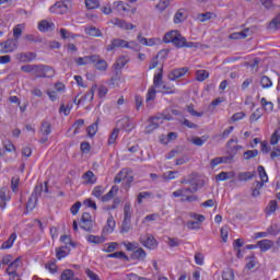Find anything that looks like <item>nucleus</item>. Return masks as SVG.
Instances as JSON below:
<instances>
[{
    "instance_id": "22",
    "label": "nucleus",
    "mask_w": 280,
    "mask_h": 280,
    "mask_svg": "<svg viewBox=\"0 0 280 280\" xmlns=\"http://www.w3.org/2000/svg\"><path fill=\"white\" fill-rule=\"evenodd\" d=\"M248 32H250V30L249 28H245V30H243L241 32L232 33L230 35V38L232 40H241L242 38H246L248 36Z\"/></svg>"
},
{
    "instance_id": "19",
    "label": "nucleus",
    "mask_w": 280,
    "mask_h": 280,
    "mask_svg": "<svg viewBox=\"0 0 280 280\" xmlns=\"http://www.w3.org/2000/svg\"><path fill=\"white\" fill-rule=\"evenodd\" d=\"M69 253H71V248L68 245L61 246L56 249V257L57 259H63V257H67Z\"/></svg>"
},
{
    "instance_id": "5",
    "label": "nucleus",
    "mask_w": 280,
    "mask_h": 280,
    "mask_svg": "<svg viewBox=\"0 0 280 280\" xmlns=\"http://www.w3.org/2000/svg\"><path fill=\"white\" fill-rule=\"evenodd\" d=\"M131 45H135V42H126L121 38H114L112 39L110 44L106 46L107 51H115V49H126V47H132Z\"/></svg>"
},
{
    "instance_id": "30",
    "label": "nucleus",
    "mask_w": 280,
    "mask_h": 280,
    "mask_svg": "<svg viewBox=\"0 0 280 280\" xmlns=\"http://www.w3.org/2000/svg\"><path fill=\"white\" fill-rule=\"evenodd\" d=\"M132 218V208L130 207V203H126L124 207V221L130 222Z\"/></svg>"
},
{
    "instance_id": "38",
    "label": "nucleus",
    "mask_w": 280,
    "mask_h": 280,
    "mask_svg": "<svg viewBox=\"0 0 280 280\" xmlns=\"http://www.w3.org/2000/svg\"><path fill=\"white\" fill-rule=\"evenodd\" d=\"M22 25L18 24L13 27V40H15V43H19V38H21L22 34H23V28H21Z\"/></svg>"
},
{
    "instance_id": "45",
    "label": "nucleus",
    "mask_w": 280,
    "mask_h": 280,
    "mask_svg": "<svg viewBox=\"0 0 280 280\" xmlns=\"http://www.w3.org/2000/svg\"><path fill=\"white\" fill-rule=\"evenodd\" d=\"M100 124V119H97L94 124L88 127L89 137H95L97 135V125Z\"/></svg>"
},
{
    "instance_id": "46",
    "label": "nucleus",
    "mask_w": 280,
    "mask_h": 280,
    "mask_svg": "<svg viewBox=\"0 0 280 280\" xmlns=\"http://www.w3.org/2000/svg\"><path fill=\"white\" fill-rule=\"evenodd\" d=\"M74 272L71 269H66L63 270V272L61 273V280H74Z\"/></svg>"
},
{
    "instance_id": "60",
    "label": "nucleus",
    "mask_w": 280,
    "mask_h": 280,
    "mask_svg": "<svg viewBox=\"0 0 280 280\" xmlns=\"http://www.w3.org/2000/svg\"><path fill=\"white\" fill-rule=\"evenodd\" d=\"M187 112L192 115V117H202L205 115L202 112H197L194 109V104L187 106Z\"/></svg>"
},
{
    "instance_id": "49",
    "label": "nucleus",
    "mask_w": 280,
    "mask_h": 280,
    "mask_svg": "<svg viewBox=\"0 0 280 280\" xmlns=\"http://www.w3.org/2000/svg\"><path fill=\"white\" fill-rule=\"evenodd\" d=\"M260 86H262V89H270V86H272V80H270L267 75L261 77Z\"/></svg>"
},
{
    "instance_id": "24",
    "label": "nucleus",
    "mask_w": 280,
    "mask_h": 280,
    "mask_svg": "<svg viewBox=\"0 0 280 280\" xmlns=\"http://www.w3.org/2000/svg\"><path fill=\"white\" fill-rule=\"evenodd\" d=\"M14 242H16V233H12L9 238L1 245V249L5 250L8 248H12L14 245Z\"/></svg>"
},
{
    "instance_id": "42",
    "label": "nucleus",
    "mask_w": 280,
    "mask_h": 280,
    "mask_svg": "<svg viewBox=\"0 0 280 280\" xmlns=\"http://www.w3.org/2000/svg\"><path fill=\"white\" fill-rule=\"evenodd\" d=\"M167 8H170V0H160L155 5V10H159V12H165Z\"/></svg>"
},
{
    "instance_id": "40",
    "label": "nucleus",
    "mask_w": 280,
    "mask_h": 280,
    "mask_svg": "<svg viewBox=\"0 0 280 280\" xmlns=\"http://www.w3.org/2000/svg\"><path fill=\"white\" fill-rule=\"evenodd\" d=\"M86 240L90 244H104L105 242L104 236H95V235H89Z\"/></svg>"
},
{
    "instance_id": "39",
    "label": "nucleus",
    "mask_w": 280,
    "mask_h": 280,
    "mask_svg": "<svg viewBox=\"0 0 280 280\" xmlns=\"http://www.w3.org/2000/svg\"><path fill=\"white\" fill-rule=\"evenodd\" d=\"M260 104H261L262 108H265V110L267 113H272V110L275 108V105L272 104V102H268L265 97H262L260 100Z\"/></svg>"
},
{
    "instance_id": "17",
    "label": "nucleus",
    "mask_w": 280,
    "mask_h": 280,
    "mask_svg": "<svg viewBox=\"0 0 280 280\" xmlns=\"http://www.w3.org/2000/svg\"><path fill=\"white\" fill-rule=\"evenodd\" d=\"M113 231H115V219L113 215H109L106 225L103 228V233L104 235H108V233H113Z\"/></svg>"
},
{
    "instance_id": "59",
    "label": "nucleus",
    "mask_w": 280,
    "mask_h": 280,
    "mask_svg": "<svg viewBox=\"0 0 280 280\" xmlns=\"http://www.w3.org/2000/svg\"><path fill=\"white\" fill-rule=\"evenodd\" d=\"M102 194H104V188L102 186H96L94 187L93 191H92V196H94L95 198H100L102 199Z\"/></svg>"
},
{
    "instance_id": "14",
    "label": "nucleus",
    "mask_w": 280,
    "mask_h": 280,
    "mask_svg": "<svg viewBox=\"0 0 280 280\" xmlns=\"http://www.w3.org/2000/svg\"><path fill=\"white\" fill-rule=\"evenodd\" d=\"M95 60H97V55H91V56H85V57H79V58L74 59V62L79 67H84L86 65H91V63L95 62Z\"/></svg>"
},
{
    "instance_id": "20",
    "label": "nucleus",
    "mask_w": 280,
    "mask_h": 280,
    "mask_svg": "<svg viewBox=\"0 0 280 280\" xmlns=\"http://www.w3.org/2000/svg\"><path fill=\"white\" fill-rule=\"evenodd\" d=\"M117 191H119V187L113 186L112 189L106 195L101 197L102 202H108V200H113Z\"/></svg>"
},
{
    "instance_id": "18",
    "label": "nucleus",
    "mask_w": 280,
    "mask_h": 280,
    "mask_svg": "<svg viewBox=\"0 0 280 280\" xmlns=\"http://www.w3.org/2000/svg\"><path fill=\"white\" fill-rule=\"evenodd\" d=\"M262 188L264 183H259V180L254 182V187L252 188V198H259V196H261Z\"/></svg>"
},
{
    "instance_id": "1",
    "label": "nucleus",
    "mask_w": 280,
    "mask_h": 280,
    "mask_svg": "<svg viewBox=\"0 0 280 280\" xmlns=\"http://www.w3.org/2000/svg\"><path fill=\"white\" fill-rule=\"evenodd\" d=\"M163 84V69L153 78V85L149 89L147 94V102H152L156 98V89Z\"/></svg>"
},
{
    "instance_id": "36",
    "label": "nucleus",
    "mask_w": 280,
    "mask_h": 280,
    "mask_svg": "<svg viewBox=\"0 0 280 280\" xmlns=\"http://www.w3.org/2000/svg\"><path fill=\"white\" fill-rule=\"evenodd\" d=\"M108 259H126V261H129L128 256L124 252H115L113 254L107 255Z\"/></svg>"
},
{
    "instance_id": "9",
    "label": "nucleus",
    "mask_w": 280,
    "mask_h": 280,
    "mask_svg": "<svg viewBox=\"0 0 280 280\" xmlns=\"http://www.w3.org/2000/svg\"><path fill=\"white\" fill-rule=\"evenodd\" d=\"M39 133L42 135L39 143H47L49 141V135H51V124L47 120H43Z\"/></svg>"
},
{
    "instance_id": "47",
    "label": "nucleus",
    "mask_w": 280,
    "mask_h": 280,
    "mask_svg": "<svg viewBox=\"0 0 280 280\" xmlns=\"http://www.w3.org/2000/svg\"><path fill=\"white\" fill-rule=\"evenodd\" d=\"M277 200H271L268 207L266 208V214L270 215L271 213H275L277 211Z\"/></svg>"
},
{
    "instance_id": "8",
    "label": "nucleus",
    "mask_w": 280,
    "mask_h": 280,
    "mask_svg": "<svg viewBox=\"0 0 280 280\" xmlns=\"http://www.w3.org/2000/svg\"><path fill=\"white\" fill-rule=\"evenodd\" d=\"M121 180L125 183V186L129 188L132 180H135V177H132V175H128V170L124 168L115 176L114 183L118 184L121 183Z\"/></svg>"
},
{
    "instance_id": "10",
    "label": "nucleus",
    "mask_w": 280,
    "mask_h": 280,
    "mask_svg": "<svg viewBox=\"0 0 280 280\" xmlns=\"http://www.w3.org/2000/svg\"><path fill=\"white\" fill-rule=\"evenodd\" d=\"M21 267V257L14 259L5 269L7 275H9L10 280L19 277V268Z\"/></svg>"
},
{
    "instance_id": "34",
    "label": "nucleus",
    "mask_w": 280,
    "mask_h": 280,
    "mask_svg": "<svg viewBox=\"0 0 280 280\" xmlns=\"http://www.w3.org/2000/svg\"><path fill=\"white\" fill-rule=\"evenodd\" d=\"M209 78V71L207 70H197L196 71V80L197 82H205Z\"/></svg>"
},
{
    "instance_id": "7",
    "label": "nucleus",
    "mask_w": 280,
    "mask_h": 280,
    "mask_svg": "<svg viewBox=\"0 0 280 280\" xmlns=\"http://www.w3.org/2000/svg\"><path fill=\"white\" fill-rule=\"evenodd\" d=\"M19 49V42L16 39L9 38L0 43V54H12Z\"/></svg>"
},
{
    "instance_id": "41",
    "label": "nucleus",
    "mask_w": 280,
    "mask_h": 280,
    "mask_svg": "<svg viewBox=\"0 0 280 280\" xmlns=\"http://www.w3.org/2000/svg\"><path fill=\"white\" fill-rule=\"evenodd\" d=\"M207 141H209V136H202L200 138H198V137L192 138L194 145H198L199 148L205 145V143H207Z\"/></svg>"
},
{
    "instance_id": "2",
    "label": "nucleus",
    "mask_w": 280,
    "mask_h": 280,
    "mask_svg": "<svg viewBox=\"0 0 280 280\" xmlns=\"http://www.w3.org/2000/svg\"><path fill=\"white\" fill-rule=\"evenodd\" d=\"M49 10L52 14H67L73 10V3L69 0L58 1Z\"/></svg>"
},
{
    "instance_id": "63",
    "label": "nucleus",
    "mask_w": 280,
    "mask_h": 280,
    "mask_svg": "<svg viewBox=\"0 0 280 280\" xmlns=\"http://www.w3.org/2000/svg\"><path fill=\"white\" fill-rule=\"evenodd\" d=\"M45 268L46 270H49L51 275H56V272H58V266H56V262H47Z\"/></svg>"
},
{
    "instance_id": "61",
    "label": "nucleus",
    "mask_w": 280,
    "mask_h": 280,
    "mask_svg": "<svg viewBox=\"0 0 280 280\" xmlns=\"http://www.w3.org/2000/svg\"><path fill=\"white\" fill-rule=\"evenodd\" d=\"M117 137H119V129H114L109 136L108 145H113L117 141Z\"/></svg>"
},
{
    "instance_id": "4",
    "label": "nucleus",
    "mask_w": 280,
    "mask_h": 280,
    "mask_svg": "<svg viewBox=\"0 0 280 280\" xmlns=\"http://www.w3.org/2000/svg\"><path fill=\"white\" fill-rule=\"evenodd\" d=\"M173 45L177 47V49H183V47H186L188 49H198V47H200V43L187 42V38H185V36H183V34L180 33H177Z\"/></svg>"
},
{
    "instance_id": "54",
    "label": "nucleus",
    "mask_w": 280,
    "mask_h": 280,
    "mask_svg": "<svg viewBox=\"0 0 280 280\" xmlns=\"http://www.w3.org/2000/svg\"><path fill=\"white\" fill-rule=\"evenodd\" d=\"M24 39H26L28 43H43V38L38 37L36 35L26 34L24 36Z\"/></svg>"
},
{
    "instance_id": "43",
    "label": "nucleus",
    "mask_w": 280,
    "mask_h": 280,
    "mask_svg": "<svg viewBox=\"0 0 280 280\" xmlns=\"http://www.w3.org/2000/svg\"><path fill=\"white\" fill-rule=\"evenodd\" d=\"M86 10H97L100 8V0H85Z\"/></svg>"
},
{
    "instance_id": "28",
    "label": "nucleus",
    "mask_w": 280,
    "mask_h": 280,
    "mask_svg": "<svg viewBox=\"0 0 280 280\" xmlns=\"http://www.w3.org/2000/svg\"><path fill=\"white\" fill-rule=\"evenodd\" d=\"M92 62L95 63V68L98 69V71H106V69L108 68V63L106 62V60L101 59L100 56H97V59Z\"/></svg>"
},
{
    "instance_id": "27",
    "label": "nucleus",
    "mask_w": 280,
    "mask_h": 280,
    "mask_svg": "<svg viewBox=\"0 0 280 280\" xmlns=\"http://www.w3.org/2000/svg\"><path fill=\"white\" fill-rule=\"evenodd\" d=\"M272 241L270 240H262L258 241V246L262 253H266V250H270L272 248Z\"/></svg>"
},
{
    "instance_id": "23",
    "label": "nucleus",
    "mask_w": 280,
    "mask_h": 280,
    "mask_svg": "<svg viewBox=\"0 0 280 280\" xmlns=\"http://www.w3.org/2000/svg\"><path fill=\"white\" fill-rule=\"evenodd\" d=\"M186 11L185 9H179L175 15H174V23L175 25H178V23H183V21H185L187 19V16L185 15Z\"/></svg>"
},
{
    "instance_id": "6",
    "label": "nucleus",
    "mask_w": 280,
    "mask_h": 280,
    "mask_svg": "<svg viewBox=\"0 0 280 280\" xmlns=\"http://www.w3.org/2000/svg\"><path fill=\"white\" fill-rule=\"evenodd\" d=\"M43 194V184L36 186L34 191L32 192L27 203H26V211H34L36 208V202H38V196Z\"/></svg>"
},
{
    "instance_id": "33",
    "label": "nucleus",
    "mask_w": 280,
    "mask_h": 280,
    "mask_svg": "<svg viewBox=\"0 0 280 280\" xmlns=\"http://www.w3.org/2000/svg\"><path fill=\"white\" fill-rule=\"evenodd\" d=\"M85 34H88V36L100 37L102 36V31L95 26H91L85 28Z\"/></svg>"
},
{
    "instance_id": "31",
    "label": "nucleus",
    "mask_w": 280,
    "mask_h": 280,
    "mask_svg": "<svg viewBox=\"0 0 280 280\" xmlns=\"http://www.w3.org/2000/svg\"><path fill=\"white\" fill-rule=\"evenodd\" d=\"M54 27V23H49L48 21L44 20L38 23L39 32H49Z\"/></svg>"
},
{
    "instance_id": "25",
    "label": "nucleus",
    "mask_w": 280,
    "mask_h": 280,
    "mask_svg": "<svg viewBox=\"0 0 280 280\" xmlns=\"http://www.w3.org/2000/svg\"><path fill=\"white\" fill-rule=\"evenodd\" d=\"M178 31H170L163 37V43H173L176 40V36H178Z\"/></svg>"
},
{
    "instance_id": "58",
    "label": "nucleus",
    "mask_w": 280,
    "mask_h": 280,
    "mask_svg": "<svg viewBox=\"0 0 280 280\" xmlns=\"http://www.w3.org/2000/svg\"><path fill=\"white\" fill-rule=\"evenodd\" d=\"M2 145L4 148V150L7 152H14V150H16V148L14 147V144L12 143V141L10 140H5L2 142Z\"/></svg>"
},
{
    "instance_id": "53",
    "label": "nucleus",
    "mask_w": 280,
    "mask_h": 280,
    "mask_svg": "<svg viewBox=\"0 0 280 280\" xmlns=\"http://www.w3.org/2000/svg\"><path fill=\"white\" fill-rule=\"evenodd\" d=\"M185 196L187 194H196L198 191V184H191L189 187H183Z\"/></svg>"
},
{
    "instance_id": "51",
    "label": "nucleus",
    "mask_w": 280,
    "mask_h": 280,
    "mask_svg": "<svg viewBox=\"0 0 280 280\" xmlns=\"http://www.w3.org/2000/svg\"><path fill=\"white\" fill-rule=\"evenodd\" d=\"M152 198V192L150 191H142L137 197L138 205H141L143 202V199Z\"/></svg>"
},
{
    "instance_id": "56",
    "label": "nucleus",
    "mask_w": 280,
    "mask_h": 280,
    "mask_svg": "<svg viewBox=\"0 0 280 280\" xmlns=\"http://www.w3.org/2000/svg\"><path fill=\"white\" fill-rule=\"evenodd\" d=\"M267 234L268 235H279L280 234V229L279 225L272 224L267 229Z\"/></svg>"
},
{
    "instance_id": "48",
    "label": "nucleus",
    "mask_w": 280,
    "mask_h": 280,
    "mask_svg": "<svg viewBox=\"0 0 280 280\" xmlns=\"http://www.w3.org/2000/svg\"><path fill=\"white\" fill-rule=\"evenodd\" d=\"M223 280H235V272H233V269H225L222 273Z\"/></svg>"
},
{
    "instance_id": "57",
    "label": "nucleus",
    "mask_w": 280,
    "mask_h": 280,
    "mask_svg": "<svg viewBox=\"0 0 280 280\" xmlns=\"http://www.w3.org/2000/svg\"><path fill=\"white\" fill-rule=\"evenodd\" d=\"M271 30H279L280 28V14L273 18L269 24Z\"/></svg>"
},
{
    "instance_id": "62",
    "label": "nucleus",
    "mask_w": 280,
    "mask_h": 280,
    "mask_svg": "<svg viewBox=\"0 0 280 280\" xmlns=\"http://www.w3.org/2000/svg\"><path fill=\"white\" fill-rule=\"evenodd\" d=\"M213 16V13L212 12H206V13H200L198 15V19L201 23H205V21H209L211 20Z\"/></svg>"
},
{
    "instance_id": "16",
    "label": "nucleus",
    "mask_w": 280,
    "mask_h": 280,
    "mask_svg": "<svg viewBox=\"0 0 280 280\" xmlns=\"http://www.w3.org/2000/svg\"><path fill=\"white\" fill-rule=\"evenodd\" d=\"M82 178L86 185H95L97 183V177L92 171L85 172Z\"/></svg>"
},
{
    "instance_id": "13",
    "label": "nucleus",
    "mask_w": 280,
    "mask_h": 280,
    "mask_svg": "<svg viewBox=\"0 0 280 280\" xmlns=\"http://www.w3.org/2000/svg\"><path fill=\"white\" fill-rule=\"evenodd\" d=\"M187 71H189V68H187V67L177 68V69L172 70L168 73L167 78L171 81L178 80V78H183V75H186Z\"/></svg>"
},
{
    "instance_id": "44",
    "label": "nucleus",
    "mask_w": 280,
    "mask_h": 280,
    "mask_svg": "<svg viewBox=\"0 0 280 280\" xmlns=\"http://www.w3.org/2000/svg\"><path fill=\"white\" fill-rule=\"evenodd\" d=\"M258 174H259V177H260V182L259 183H262V185L265 183H268V174L266 173V168H264V166H258Z\"/></svg>"
},
{
    "instance_id": "12",
    "label": "nucleus",
    "mask_w": 280,
    "mask_h": 280,
    "mask_svg": "<svg viewBox=\"0 0 280 280\" xmlns=\"http://www.w3.org/2000/svg\"><path fill=\"white\" fill-rule=\"evenodd\" d=\"M110 23L113 25H116V27H119V30L130 31V30H135V27H137L132 23H128V22H126V20H121L119 18H115L114 20L110 21Z\"/></svg>"
},
{
    "instance_id": "21",
    "label": "nucleus",
    "mask_w": 280,
    "mask_h": 280,
    "mask_svg": "<svg viewBox=\"0 0 280 280\" xmlns=\"http://www.w3.org/2000/svg\"><path fill=\"white\" fill-rule=\"evenodd\" d=\"M131 257H132V259H138V261H143V259H145V257H148V254L145 253L144 248L140 247V248L133 250Z\"/></svg>"
},
{
    "instance_id": "15",
    "label": "nucleus",
    "mask_w": 280,
    "mask_h": 280,
    "mask_svg": "<svg viewBox=\"0 0 280 280\" xmlns=\"http://www.w3.org/2000/svg\"><path fill=\"white\" fill-rule=\"evenodd\" d=\"M161 118L159 117H151L149 119V125L147 126L144 132L145 135H151V132H154V130H156V128H159V121Z\"/></svg>"
},
{
    "instance_id": "29",
    "label": "nucleus",
    "mask_w": 280,
    "mask_h": 280,
    "mask_svg": "<svg viewBox=\"0 0 280 280\" xmlns=\"http://www.w3.org/2000/svg\"><path fill=\"white\" fill-rule=\"evenodd\" d=\"M19 58L22 62H32L36 58V55L34 52H21Z\"/></svg>"
},
{
    "instance_id": "3",
    "label": "nucleus",
    "mask_w": 280,
    "mask_h": 280,
    "mask_svg": "<svg viewBox=\"0 0 280 280\" xmlns=\"http://www.w3.org/2000/svg\"><path fill=\"white\" fill-rule=\"evenodd\" d=\"M33 73H35V78H54L56 75V70L49 66L35 65Z\"/></svg>"
},
{
    "instance_id": "37",
    "label": "nucleus",
    "mask_w": 280,
    "mask_h": 280,
    "mask_svg": "<svg viewBox=\"0 0 280 280\" xmlns=\"http://www.w3.org/2000/svg\"><path fill=\"white\" fill-rule=\"evenodd\" d=\"M118 124H120V126H122V128H124V130H126V132H130V130H132V128H135V125H132V122H130V120H128V118H124V119L119 120Z\"/></svg>"
},
{
    "instance_id": "64",
    "label": "nucleus",
    "mask_w": 280,
    "mask_h": 280,
    "mask_svg": "<svg viewBox=\"0 0 280 280\" xmlns=\"http://www.w3.org/2000/svg\"><path fill=\"white\" fill-rule=\"evenodd\" d=\"M60 242H63L66 244V246H72L73 248H75V243L73 241H71L69 235H62L60 237Z\"/></svg>"
},
{
    "instance_id": "32",
    "label": "nucleus",
    "mask_w": 280,
    "mask_h": 280,
    "mask_svg": "<svg viewBox=\"0 0 280 280\" xmlns=\"http://www.w3.org/2000/svg\"><path fill=\"white\" fill-rule=\"evenodd\" d=\"M255 178V172H243L238 174V180L246 182L253 180Z\"/></svg>"
},
{
    "instance_id": "52",
    "label": "nucleus",
    "mask_w": 280,
    "mask_h": 280,
    "mask_svg": "<svg viewBox=\"0 0 280 280\" xmlns=\"http://www.w3.org/2000/svg\"><path fill=\"white\" fill-rule=\"evenodd\" d=\"M280 128L276 129L275 132L271 135L270 138V144L271 145H277L279 143V139H280Z\"/></svg>"
},
{
    "instance_id": "35",
    "label": "nucleus",
    "mask_w": 280,
    "mask_h": 280,
    "mask_svg": "<svg viewBox=\"0 0 280 280\" xmlns=\"http://www.w3.org/2000/svg\"><path fill=\"white\" fill-rule=\"evenodd\" d=\"M245 161H250V159H255L256 156H259V150H247L243 154Z\"/></svg>"
},
{
    "instance_id": "50",
    "label": "nucleus",
    "mask_w": 280,
    "mask_h": 280,
    "mask_svg": "<svg viewBox=\"0 0 280 280\" xmlns=\"http://www.w3.org/2000/svg\"><path fill=\"white\" fill-rule=\"evenodd\" d=\"M264 116V113H261V109H256L250 116L249 121L250 124H255L260 117Z\"/></svg>"
},
{
    "instance_id": "26",
    "label": "nucleus",
    "mask_w": 280,
    "mask_h": 280,
    "mask_svg": "<svg viewBox=\"0 0 280 280\" xmlns=\"http://www.w3.org/2000/svg\"><path fill=\"white\" fill-rule=\"evenodd\" d=\"M97 89V85L94 84L91 90L78 101V105L82 104V100H89L90 97V102H93V97H95V90Z\"/></svg>"
},
{
    "instance_id": "55",
    "label": "nucleus",
    "mask_w": 280,
    "mask_h": 280,
    "mask_svg": "<svg viewBox=\"0 0 280 280\" xmlns=\"http://www.w3.org/2000/svg\"><path fill=\"white\" fill-rule=\"evenodd\" d=\"M186 226L189 231H198L200 229V221H188Z\"/></svg>"
},
{
    "instance_id": "11",
    "label": "nucleus",
    "mask_w": 280,
    "mask_h": 280,
    "mask_svg": "<svg viewBox=\"0 0 280 280\" xmlns=\"http://www.w3.org/2000/svg\"><path fill=\"white\" fill-rule=\"evenodd\" d=\"M140 244L144 246V248H149V250H154L156 246H159V242L152 235H147L145 237H140Z\"/></svg>"
}]
</instances>
